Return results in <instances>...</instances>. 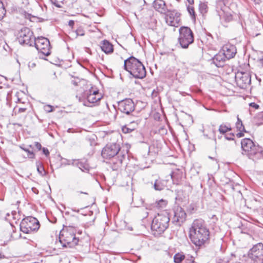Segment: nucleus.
Returning a JSON list of instances; mask_svg holds the SVG:
<instances>
[{
    "label": "nucleus",
    "instance_id": "nucleus-34",
    "mask_svg": "<svg viewBox=\"0 0 263 263\" xmlns=\"http://www.w3.org/2000/svg\"><path fill=\"white\" fill-rule=\"evenodd\" d=\"M44 109L46 112H51L53 110V107L50 105H46L44 107Z\"/></svg>",
    "mask_w": 263,
    "mask_h": 263
},
{
    "label": "nucleus",
    "instance_id": "nucleus-5",
    "mask_svg": "<svg viewBox=\"0 0 263 263\" xmlns=\"http://www.w3.org/2000/svg\"><path fill=\"white\" fill-rule=\"evenodd\" d=\"M60 241L63 247L72 248L78 245L79 239L71 230H63L61 232Z\"/></svg>",
    "mask_w": 263,
    "mask_h": 263
},
{
    "label": "nucleus",
    "instance_id": "nucleus-9",
    "mask_svg": "<svg viewBox=\"0 0 263 263\" xmlns=\"http://www.w3.org/2000/svg\"><path fill=\"white\" fill-rule=\"evenodd\" d=\"M248 257L255 263H261L263 261V244L258 243L249 251Z\"/></svg>",
    "mask_w": 263,
    "mask_h": 263
},
{
    "label": "nucleus",
    "instance_id": "nucleus-8",
    "mask_svg": "<svg viewBox=\"0 0 263 263\" xmlns=\"http://www.w3.org/2000/svg\"><path fill=\"white\" fill-rule=\"evenodd\" d=\"M17 39L21 44H26L29 46L34 45L36 39L33 32L27 27H24L19 31Z\"/></svg>",
    "mask_w": 263,
    "mask_h": 263
},
{
    "label": "nucleus",
    "instance_id": "nucleus-40",
    "mask_svg": "<svg viewBox=\"0 0 263 263\" xmlns=\"http://www.w3.org/2000/svg\"><path fill=\"white\" fill-rule=\"evenodd\" d=\"M26 110V108H19L18 110V113H22L25 112Z\"/></svg>",
    "mask_w": 263,
    "mask_h": 263
},
{
    "label": "nucleus",
    "instance_id": "nucleus-48",
    "mask_svg": "<svg viewBox=\"0 0 263 263\" xmlns=\"http://www.w3.org/2000/svg\"><path fill=\"white\" fill-rule=\"evenodd\" d=\"M70 132V128H69V129H68V132Z\"/></svg>",
    "mask_w": 263,
    "mask_h": 263
},
{
    "label": "nucleus",
    "instance_id": "nucleus-11",
    "mask_svg": "<svg viewBox=\"0 0 263 263\" xmlns=\"http://www.w3.org/2000/svg\"><path fill=\"white\" fill-rule=\"evenodd\" d=\"M237 85L242 89H246L251 84V75L249 72L238 71L235 74Z\"/></svg>",
    "mask_w": 263,
    "mask_h": 263
},
{
    "label": "nucleus",
    "instance_id": "nucleus-15",
    "mask_svg": "<svg viewBox=\"0 0 263 263\" xmlns=\"http://www.w3.org/2000/svg\"><path fill=\"white\" fill-rule=\"evenodd\" d=\"M118 109L123 113L129 114L135 109L134 103L130 99L123 100L119 102Z\"/></svg>",
    "mask_w": 263,
    "mask_h": 263
},
{
    "label": "nucleus",
    "instance_id": "nucleus-47",
    "mask_svg": "<svg viewBox=\"0 0 263 263\" xmlns=\"http://www.w3.org/2000/svg\"><path fill=\"white\" fill-rule=\"evenodd\" d=\"M81 194H87V193L86 192H81Z\"/></svg>",
    "mask_w": 263,
    "mask_h": 263
},
{
    "label": "nucleus",
    "instance_id": "nucleus-44",
    "mask_svg": "<svg viewBox=\"0 0 263 263\" xmlns=\"http://www.w3.org/2000/svg\"><path fill=\"white\" fill-rule=\"evenodd\" d=\"M4 258V255L0 253V259Z\"/></svg>",
    "mask_w": 263,
    "mask_h": 263
},
{
    "label": "nucleus",
    "instance_id": "nucleus-13",
    "mask_svg": "<svg viewBox=\"0 0 263 263\" xmlns=\"http://www.w3.org/2000/svg\"><path fill=\"white\" fill-rule=\"evenodd\" d=\"M172 222L177 226H180L185 220L186 217L184 210L180 206H175L173 210Z\"/></svg>",
    "mask_w": 263,
    "mask_h": 263
},
{
    "label": "nucleus",
    "instance_id": "nucleus-33",
    "mask_svg": "<svg viewBox=\"0 0 263 263\" xmlns=\"http://www.w3.org/2000/svg\"><path fill=\"white\" fill-rule=\"evenodd\" d=\"M77 36H83L85 34V31L82 28L79 27L76 30Z\"/></svg>",
    "mask_w": 263,
    "mask_h": 263
},
{
    "label": "nucleus",
    "instance_id": "nucleus-23",
    "mask_svg": "<svg viewBox=\"0 0 263 263\" xmlns=\"http://www.w3.org/2000/svg\"><path fill=\"white\" fill-rule=\"evenodd\" d=\"M236 127L238 131L236 134V136L238 138H241L244 136L243 132H246L245 130V127L242 124L241 120L239 118L238 116H237V122L236 123Z\"/></svg>",
    "mask_w": 263,
    "mask_h": 263
},
{
    "label": "nucleus",
    "instance_id": "nucleus-41",
    "mask_svg": "<svg viewBox=\"0 0 263 263\" xmlns=\"http://www.w3.org/2000/svg\"><path fill=\"white\" fill-rule=\"evenodd\" d=\"M74 22L72 20H70L68 22V25L69 26L71 27H73V25H74Z\"/></svg>",
    "mask_w": 263,
    "mask_h": 263
},
{
    "label": "nucleus",
    "instance_id": "nucleus-42",
    "mask_svg": "<svg viewBox=\"0 0 263 263\" xmlns=\"http://www.w3.org/2000/svg\"><path fill=\"white\" fill-rule=\"evenodd\" d=\"M189 4L193 5L194 4V0H187Z\"/></svg>",
    "mask_w": 263,
    "mask_h": 263
},
{
    "label": "nucleus",
    "instance_id": "nucleus-35",
    "mask_svg": "<svg viewBox=\"0 0 263 263\" xmlns=\"http://www.w3.org/2000/svg\"><path fill=\"white\" fill-rule=\"evenodd\" d=\"M37 171L39 172V173L42 175H44L45 173V172L44 171V168L40 165V164H39V165H37Z\"/></svg>",
    "mask_w": 263,
    "mask_h": 263
},
{
    "label": "nucleus",
    "instance_id": "nucleus-25",
    "mask_svg": "<svg viewBox=\"0 0 263 263\" xmlns=\"http://www.w3.org/2000/svg\"><path fill=\"white\" fill-rule=\"evenodd\" d=\"M231 127L230 125L221 124L219 126V131L221 134H225L228 131L231 130Z\"/></svg>",
    "mask_w": 263,
    "mask_h": 263
},
{
    "label": "nucleus",
    "instance_id": "nucleus-1",
    "mask_svg": "<svg viewBox=\"0 0 263 263\" xmlns=\"http://www.w3.org/2000/svg\"><path fill=\"white\" fill-rule=\"evenodd\" d=\"M210 232L204 221L201 219L195 220L189 231L192 242L196 246H201L209 239Z\"/></svg>",
    "mask_w": 263,
    "mask_h": 263
},
{
    "label": "nucleus",
    "instance_id": "nucleus-26",
    "mask_svg": "<svg viewBox=\"0 0 263 263\" xmlns=\"http://www.w3.org/2000/svg\"><path fill=\"white\" fill-rule=\"evenodd\" d=\"M185 256L184 255L177 253L175 255L174 260L176 263H181V261L184 259Z\"/></svg>",
    "mask_w": 263,
    "mask_h": 263
},
{
    "label": "nucleus",
    "instance_id": "nucleus-12",
    "mask_svg": "<svg viewBox=\"0 0 263 263\" xmlns=\"http://www.w3.org/2000/svg\"><path fill=\"white\" fill-rule=\"evenodd\" d=\"M102 98V95L99 90H89V93L86 95V99L83 102V105L91 107L95 103H98Z\"/></svg>",
    "mask_w": 263,
    "mask_h": 263
},
{
    "label": "nucleus",
    "instance_id": "nucleus-21",
    "mask_svg": "<svg viewBox=\"0 0 263 263\" xmlns=\"http://www.w3.org/2000/svg\"><path fill=\"white\" fill-rule=\"evenodd\" d=\"M139 122V120L130 122L129 124L122 127V132L125 134L132 132L138 126Z\"/></svg>",
    "mask_w": 263,
    "mask_h": 263
},
{
    "label": "nucleus",
    "instance_id": "nucleus-7",
    "mask_svg": "<svg viewBox=\"0 0 263 263\" xmlns=\"http://www.w3.org/2000/svg\"><path fill=\"white\" fill-rule=\"evenodd\" d=\"M178 41L183 48H187L194 42L193 33L190 28L182 27L180 28Z\"/></svg>",
    "mask_w": 263,
    "mask_h": 263
},
{
    "label": "nucleus",
    "instance_id": "nucleus-49",
    "mask_svg": "<svg viewBox=\"0 0 263 263\" xmlns=\"http://www.w3.org/2000/svg\"><path fill=\"white\" fill-rule=\"evenodd\" d=\"M214 141L216 142V138L214 137Z\"/></svg>",
    "mask_w": 263,
    "mask_h": 263
},
{
    "label": "nucleus",
    "instance_id": "nucleus-50",
    "mask_svg": "<svg viewBox=\"0 0 263 263\" xmlns=\"http://www.w3.org/2000/svg\"><path fill=\"white\" fill-rule=\"evenodd\" d=\"M29 146L30 147H32L31 145H29Z\"/></svg>",
    "mask_w": 263,
    "mask_h": 263
},
{
    "label": "nucleus",
    "instance_id": "nucleus-29",
    "mask_svg": "<svg viewBox=\"0 0 263 263\" xmlns=\"http://www.w3.org/2000/svg\"><path fill=\"white\" fill-rule=\"evenodd\" d=\"M156 206L158 208L163 209L165 208L167 204V201L166 200L161 199L158 202H156Z\"/></svg>",
    "mask_w": 263,
    "mask_h": 263
},
{
    "label": "nucleus",
    "instance_id": "nucleus-3",
    "mask_svg": "<svg viewBox=\"0 0 263 263\" xmlns=\"http://www.w3.org/2000/svg\"><path fill=\"white\" fill-rule=\"evenodd\" d=\"M124 68L134 78L143 79L146 76V70L142 63L132 56L124 60Z\"/></svg>",
    "mask_w": 263,
    "mask_h": 263
},
{
    "label": "nucleus",
    "instance_id": "nucleus-17",
    "mask_svg": "<svg viewBox=\"0 0 263 263\" xmlns=\"http://www.w3.org/2000/svg\"><path fill=\"white\" fill-rule=\"evenodd\" d=\"M221 51L227 58V60L233 58L237 53L236 47L232 44L224 45Z\"/></svg>",
    "mask_w": 263,
    "mask_h": 263
},
{
    "label": "nucleus",
    "instance_id": "nucleus-36",
    "mask_svg": "<svg viewBox=\"0 0 263 263\" xmlns=\"http://www.w3.org/2000/svg\"><path fill=\"white\" fill-rule=\"evenodd\" d=\"M234 134H230L229 135H226L225 136V138L228 140H234Z\"/></svg>",
    "mask_w": 263,
    "mask_h": 263
},
{
    "label": "nucleus",
    "instance_id": "nucleus-20",
    "mask_svg": "<svg viewBox=\"0 0 263 263\" xmlns=\"http://www.w3.org/2000/svg\"><path fill=\"white\" fill-rule=\"evenodd\" d=\"M154 9L161 13L165 14L167 11V8L165 3L163 0H155L153 3Z\"/></svg>",
    "mask_w": 263,
    "mask_h": 263
},
{
    "label": "nucleus",
    "instance_id": "nucleus-39",
    "mask_svg": "<svg viewBox=\"0 0 263 263\" xmlns=\"http://www.w3.org/2000/svg\"><path fill=\"white\" fill-rule=\"evenodd\" d=\"M43 152L46 156H47L49 154V151L48 150V149L46 148H45V147H44L43 148Z\"/></svg>",
    "mask_w": 263,
    "mask_h": 263
},
{
    "label": "nucleus",
    "instance_id": "nucleus-28",
    "mask_svg": "<svg viewBox=\"0 0 263 263\" xmlns=\"http://www.w3.org/2000/svg\"><path fill=\"white\" fill-rule=\"evenodd\" d=\"M192 5H189L187 7V10L189 14H190L192 19H195V13L194 11V8Z\"/></svg>",
    "mask_w": 263,
    "mask_h": 263
},
{
    "label": "nucleus",
    "instance_id": "nucleus-31",
    "mask_svg": "<svg viewBox=\"0 0 263 263\" xmlns=\"http://www.w3.org/2000/svg\"><path fill=\"white\" fill-rule=\"evenodd\" d=\"M5 14V10L4 7L3 3L0 0V20H2Z\"/></svg>",
    "mask_w": 263,
    "mask_h": 263
},
{
    "label": "nucleus",
    "instance_id": "nucleus-22",
    "mask_svg": "<svg viewBox=\"0 0 263 263\" xmlns=\"http://www.w3.org/2000/svg\"><path fill=\"white\" fill-rule=\"evenodd\" d=\"M100 47L103 51L105 53H110L113 52L114 48L112 44H111L108 41L104 40L102 41Z\"/></svg>",
    "mask_w": 263,
    "mask_h": 263
},
{
    "label": "nucleus",
    "instance_id": "nucleus-14",
    "mask_svg": "<svg viewBox=\"0 0 263 263\" xmlns=\"http://www.w3.org/2000/svg\"><path fill=\"white\" fill-rule=\"evenodd\" d=\"M165 19L166 23L168 25L178 27L180 22V14L176 11H167Z\"/></svg>",
    "mask_w": 263,
    "mask_h": 263
},
{
    "label": "nucleus",
    "instance_id": "nucleus-2",
    "mask_svg": "<svg viewBox=\"0 0 263 263\" xmlns=\"http://www.w3.org/2000/svg\"><path fill=\"white\" fill-rule=\"evenodd\" d=\"M120 149L119 144L114 143L107 144L102 151V156L105 159H110L118 154L119 159L117 162H114L115 165L113 167L114 170H117L118 167L121 166L127 154V150H126L125 152H123L122 151H120Z\"/></svg>",
    "mask_w": 263,
    "mask_h": 263
},
{
    "label": "nucleus",
    "instance_id": "nucleus-4",
    "mask_svg": "<svg viewBox=\"0 0 263 263\" xmlns=\"http://www.w3.org/2000/svg\"><path fill=\"white\" fill-rule=\"evenodd\" d=\"M170 219L167 212L158 213L153 219L151 229L155 236L163 233L168 227Z\"/></svg>",
    "mask_w": 263,
    "mask_h": 263
},
{
    "label": "nucleus",
    "instance_id": "nucleus-6",
    "mask_svg": "<svg viewBox=\"0 0 263 263\" xmlns=\"http://www.w3.org/2000/svg\"><path fill=\"white\" fill-rule=\"evenodd\" d=\"M40 228L39 221L34 217H28L22 220L20 229L24 233H30L37 231Z\"/></svg>",
    "mask_w": 263,
    "mask_h": 263
},
{
    "label": "nucleus",
    "instance_id": "nucleus-37",
    "mask_svg": "<svg viewBox=\"0 0 263 263\" xmlns=\"http://www.w3.org/2000/svg\"><path fill=\"white\" fill-rule=\"evenodd\" d=\"M34 145L35 146V147L39 150V151H40L42 148V145L41 144L39 143V142H35L34 143Z\"/></svg>",
    "mask_w": 263,
    "mask_h": 263
},
{
    "label": "nucleus",
    "instance_id": "nucleus-45",
    "mask_svg": "<svg viewBox=\"0 0 263 263\" xmlns=\"http://www.w3.org/2000/svg\"><path fill=\"white\" fill-rule=\"evenodd\" d=\"M204 136L206 138H210V137H209L208 135L204 134Z\"/></svg>",
    "mask_w": 263,
    "mask_h": 263
},
{
    "label": "nucleus",
    "instance_id": "nucleus-43",
    "mask_svg": "<svg viewBox=\"0 0 263 263\" xmlns=\"http://www.w3.org/2000/svg\"><path fill=\"white\" fill-rule=\"evenodd\" d=\"M259 63L263 66V57L259 60Z\"/></svg>",
    "mask_w": 263,
    "mask_h": 263
},
{
    "label": "nucleus",
    "instance_id": "nucleus-18",
    "mask_svg": "<svg viewBox=\"0 0 263 263\" xmlns=\"http://www.w3.org/2000/svg\"><path fill=\"white\" fill-rule=\"evenodd\" d=\"M71 164L79 167L82 172L88 173L90 166L86 160H72Z\"/></svg>",
    "mask_w": 263,
    "mask_h": 263
},
{
    "label": "nucleus",
    "instance_id": "nucleus-16",
    "mask_svg": "<svg viewBox=\"0 0 263 263\" xmlns=\"http://www.w3.org/2000/svg\"><path fill=\"white\" fill-rule=\"evenodd\" d=\"M241 148L248 154H255L256 153L255 146L253 142L249 138H245L241 140Z\"/></svg>",
    "mask_w": 263,
    "mask_h": 263
},
{
    "label": "nucleus",
    "instance_id": "nucleus-24",
    "mask_svg": "<svg viewBox=\"0 0 263 263\" xmlns=\"http://www.w3.org/2000/svg\"><path fill=\"white\" fill-rule=\"evenodd\" d=\"M165 182L161 180H156L154 184V187L156 191H161L165 187Z\"/></svg>",
    "mask_w": 263,
    "mask_h": 263
},
{
    "label": "nucleus",
    "instance_id": "nucleus-19",
    "mask_svg": "<svg viewBox=\"0 0 263 263\" xmlns=\"http://www.w3.org/2000/svg\"><path fill=\"white\" fill-rule=\"evenodd\" d=\"M227 58L220 51L213 58V63L217 67H222Z\"/></svg>",
    "mask_w": 263,
    "mask_h": 263
},
{
    "label": "nucleus",
    "instance_id": "nucleus-27",
    "mask_svg": "<svg viewBox=\"0 0 263 263\" xmlns=\"http://www.w3.org/2000/svg\"><path fill=\"white\" fill-rule=\"evenodd\" d=\"M199 9L202 14L206 13L208 11V6L205 3H200L199 6Z\"/></svg>",
    "mask_w": 263,
    "mask_h": 263
},
{
    "label": "nucleus",
    "instance_id": "nucleus-46",
    "mask_svg": "<svg viewBox=\"0 0 263 263\" xmlns=\"http://www.w3.org/2000/svg\"><path fill=\"white\" fill-rule=\"evenodd\" d=\"M55 6H56L57 7H58V8H61V6H60V5H57V4H56V5H55Z\"/></svg>",
    "mask_w": 263,
    "mask_h": 263
},
{
    "label": "nucleus",
    "instance_id": "nucleus-32",
    "mask_svg": "<svg viewBox=\"0 0 263 263\" xmlns=\"http://www.w3.org/2000/svg\"><path fill=\"white\" fill-rule=\"evenodd\" d=\"M184 260H185L186 263H194V258L190 255L185 256V258Z\"/></svg>",
    "mask_w": 263,
    "mask_h": 263
},
{
    "label": "nucleus",
    "instance_id": "nucleus-30",
    "mask_svg": "<svg viewBox=\"0 0 263 263\" xmlns=\"http://www.w3.org/2000/svg\"><path fill=\"white\" fill-rule=\"evenodd\" d=\"M20 148L24 151L25 152L28 153V157L29 158L33 159L34 158L35 155L33 152L29 151L28 149L23 147L22 146H20Z\"/></svg>",
    "mask_w": 263,
    "mask_h": 263
},
{
    "label": "nucleus",
    "instance_id": "nucleus-38",
    "mask_svg": "<svg viewBox=\"0 0 263 263\" xmlns=\"http://www.w3.org/2000/svg\"><path fill=\"white\" fill-rule=\"evenodd\" d=\"M249 106L250 107H253V108H254L255 109H258L259 108V105H257V104L255 103H253V102L250 103L249 104Z\"/></svg>",
    "mask_w": 263,
    "mask_h": 263
},
{
    "label": "nucleus",
    "instance_id": "nucleus-10",
    "mask_svg": "<svg viewBox=\"0 0 263 263\" xmlns=\"http://www.w3.org/2000/svg\"><path fill=\"white\" fill-rule=\"evenodd\" d=\"M38 51L43 55L48 56L50 54V45L48 39L44 37H40L36 39L34 44Z\"/></svg>",
    "mask_w": 263,
    "mask_h": 263
}]
</instances>
